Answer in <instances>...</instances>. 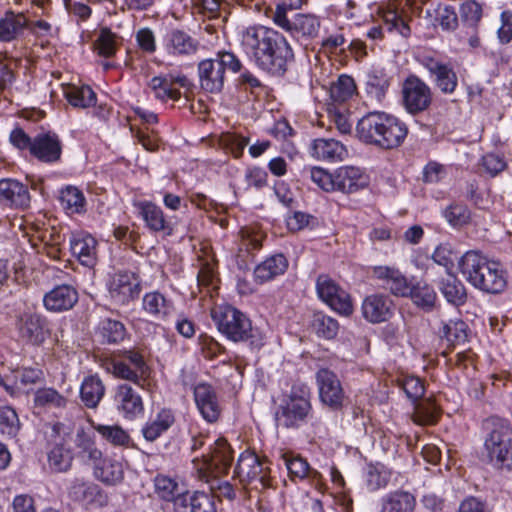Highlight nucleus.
I'll use <instances>...</instances> for the list:
<instances>
[{"label": "nucleus", "instance_id": "obj_1", "mask_svg": "<svg viewBox=\"0 0 512 512\" xmlns=\"http://www.w3.org/2000/svg\"><path fill=\"white\" fill-rule=\"evenodd\" d=\"M241 45L255 65L271 76L283 77L295 61L287 38L266 26H250L242 34Z\"/></svg>", "mask_w": 512, "mask_h": 512}, {"label": "nucleus", "instance_id": "obj_2", "mask_svg": "<svg viewBox=\"0 0 512 512\" xmlns=\"http://www.w3.org/2000/svg\"><path fill=\"white\" fill-rule=\"evenodd\" d=\"M463 278L475 289L489 295L502 294L508 286V271L497 259L480 250H468L458 260Z\"/></svg>", "mask_w": 512, "mask_h": 512}, {"label": "nucleus", "instance_id": "obj_3", "mask_svg": "<svg viewBox=\"0 0 512 512\" xmlns=\"http://www.w3.org/2000/svg\"><path fill=\"white\" fill-rule=\"evenodd\" d=\"M408 133V126L403 120L384 111L368 112L356 125V134L361 142L382 150L397 149Z\"/></svg>", "mask_w": 512, "mask_h": 512}, {"label": "nucleus", "instance_id": "obj_4", "mask_svg": "<svg viewBox=\"0 0 512 512\" xmlns=\"http://www.w3.org/2000/svg\"><path fill=\"white\" fill-rule=\"evenodd\" d=\"M211 318L218 332L228 341L244 343L252 351H259L266 344L263 330L253 326L246 313L230 304L214 307Z\"/></svg>", "mask_w": 512, "mask_h": 512}, {"label": "nucleus", "instance_id": "obj_5", "mask_svg": "<svg viewBox=\"0 0 512 512\" xmlns=\"http://www.w3.org/2000/svg\"><path fill=\"white\" fill-rule=\"evenodd\" d=\"M277 428L299 430L314 419L312 392L303 382H294L290 390L283 392L273 409Z\"/></svg>", "mask_w": 512, "mask_h": 512}, {"label": "nucleus", "instance_id": "obj_6", "mask_svg": "<svg viewBox=\"0 0 512 512\" xmlns=\"http://www.w3.org/2000/svg\"><path fill=\"white\" fill-rule=\"evenodd\" d=\"M9 143L40 164L54 166L62 162L63 142L55 131L43 130L30 136L17 124L9 133Z\"/></svg>", "mask_w": 512, "mask_h": 512}, {"label": "nucleus", "instance_id": "obj_7", "mask_svg": "<svg viewBox=\"0 0 512 512\" xmlns=\"http://www.w3.org/2000/svg\"><path fill=\"white\" fill-rule=\"evenodd\" d=\"M483 456L497 471L512 472V424L507 418L490 416L484 422Z\"/></svg>", "mask_w": 512, "mask_h": 512}, {"label": "nucleus", "instance_id": "obj_8", "mask_svg": "<svg viewBox=\"0 0 512 512\" xmlns=\"http://www.w3.org/2000/svg\"><path fill=\"white\" fill-rule=\"evenodd\" d=\"M242 61L230 50H218L214 57L205 58L197 64L199 88L206 94L218 95L224 91L228 74H236Z\"/></svg>", "mask_w": 512, "mask_h": 512}, {"label": "nucleus", "instance_id": "obj_9", "mask_svg": "<svg viewBox=\"0 0 512 512\" xmlns=\"http://www.w3.org/2000/svg\"><path fill=\"white\" fill-rule=\"evenodd\" d=\"M274 23L287 31L291 37L305 48L316 44L321 32V20L313 14L294 13L288 17L285 8L277 5L273 15Z\"/></svg>", "mask_w": 512, "mask_h": 512}, {"label": "nucleus", "instance_id": "obj_10", "mask_svg": "<svg viewBox=\"0 0 512 512\" xmlns=\"http://www.w3.org/2000/svg\"><path fill=\"white\" fill-rule=\"evenodd\" d=\"M423 67L434 88L443 95H453L459 85V78L450 61L442 59L435 51H422L415 57Z\"/></svg>", "mask_w": 512, "mask_h": 512}, {"label": "nucleus", "instance_id": "obj_11", "mask_svg": "<svg viewBox=\"0 0 512 512\" xmlns=\"http://www.w3.org/2000/svg\"><path fill=\"white\" fill-rule=\"evenodd\" d=\"M45 453L51 473H66L72 468L74 452L64 423L58 421L52 424L45 443Z\"/></svg>", "mask_w": 512, "mask_h": 512}, {"label": "nucleus", "instance_id": "obj_12", "mask_svg": "<svg viewBox=\"0 0 512 512\" xmlns=\"http://www.w3.org/2000/svg\"><path fill=\"white\" fill-rule=\"evenodd\" d=\"M19 341L25 345L42 346L51 336L52 328L46 315L36 309H26L15 318Z\"/></svg>", "mask_w": 512, "mask_h": 512}, {"label": "nucleus", "instance_id": "obj_13", "mask_svg": "<svg viewBox=\"0 0 512 512\" xmlns=\"http://www.w3.org/2000/svg\"><path fill=\"white\" fill-rule=\"evenodd\" d=\"M123 360L111 359L107 363V371L115 378L129 381L144 388L143 381L150 374V367L144 355L136 348L123 349L119 351Z\"/></svg>", "mask_w": 512, "mask_h": 512}, {"label": "nucleus", "instance_id": "obj_14", "mask_svg": "<svg viewBox=\"0 0 512 512\" xmlns=\"http://www.w3.org/2000/svg\"><path fill=\"white\" fill-rule=\"evenodd\" d=\"M67 498L84 511L99 510L109 503L108 493L97 483L83 476L72 478L66 487Z\"/></svg>", "mask_w": 512, "mask_h": 512}, {"label": "nucleus", "instance_id": "obj_15", "mask_svg": "<svg viewBox=\"0 0 512 512\" xmlns=\"http://www.w3.org/2000/svg\"><path fill=\"white\" fill-rule=\"evenodd\" d=\"M400 103L407 114L417 117L431 107L432 88L418 75L411 73L402 82Z\"/></svg>", "mask_w": 512, "mask_h": 512}, {"label": "nucleus", "instance_id": "obj_16", "mask_svg": "<svg viewBox=\"0 0 512 512\" xmlns=\"http://www.w3.org/2000/svg\"><path fill=\"white\" fill-rule=\"evenodd\" d=\"M234 460V450L228 441L217 438L210 444L205 453L192 459L194 467L200 473H217L227 475Z\"/></svg>", "mask_w": 512, "mask_h": 512}, {"label": "nucleus", "instance_id": "obj_17", "mask_svg": "<svg viewBox=\"0 0 512 512\" xmlns=\"http://www.w3.org/2000/svg\"><path fill=\"white\" fill-rule=\"evenodd\" d=\"M270 463L267 457H260L249 449L240 453L233 471V479L247 487L253 481L259 480L263 487L270 486Z\"/></svg>", "mask_w": 512, "mask_h": 512}, {"label": "nucleus", "instance_id": "obj_18", "mask_svg": "<svg viewBox=\"0 0 512 512\" xmlns=\"http://www.w3.org/2000/svg\"><path fill=\"white\" fill-rule=\"evenodd\" d=\"M318 298L333 311L343 316L353 313L350 294L327 274H320L316 279Z\"/></svg>", "mask_w": 512, "mask_h": 512}, {"label": "nucleus", "instance_id": "obj_19", "mask_svg": "<svg viewBox=\"0 0 512 512\" xmlns=\"http://www.w3.org/2000/svg\"><path fill=\"white\" fill-rule=\"evenodd\" d=\"M315 380L320 402L332 411L342 410L346 395L337 374L329 368H320Z\"/></svg>", "mask_w": 512, "mask_h": 512}, {"label": "nucleus", "instance_id": "obj_20", "mask_svg": "<svg viewBox=\"0 0 512 512\" xmlns=\"http://www.w3.org/2000/svg\"><path fill=\"white\" fill-rule=\"evenodd\" d=\"M148 86L152 90L155 99L166 103L168 101H178L182 96L179 88L190 89L193 84L185 74L170 71L152 77Z\"/></svg>", "mask_w": 512, "mask_h": 512}, {"label": "nucleus", "instance_id": "obj_21", "mask_svg": "<svg viewBox=\"0 0 512 512\" xmlns=\"http://www.w3.org/2000/svg\"><path fill=\"white\" fill-rule=\"evenodd\" d=\"M108 292L114 303L128 305L137 299L141 292V283L136 273L117 270L109 279Z\"/></svg>", "mask_w": 512, "mask_h": 512}, {"label": "nucleus", "instance_id": "obj_22", "mask_svg": "<svg viewBox=\"0 0 512 512\" xmlns=\"http://www.w3.org/2000/svg\"><path fill=\"white\" fill-rule=\"evenodd\" d=\"M113 403L117 413L127 421L142 418L145 414L141 394L129 383H122L114 388Z\"/></svg>", "mask_w": 512, "mask_h": 512}, {"label": "nucleus", "instance_id": "obj_23", "mask_svg": "<svg viewBox=\"0 0 512 512\" xmlns=\"http://www.w3.org/2000/svg\"><path fill=\"white\" fill-rule=\"evenodd\" d=\"M161 44L167 55L172 57H190L197 53L200 42L186 30L173 27L162 36Z\"/></svg>", "mask_w": 512, "mask_h": 512}, {"label": "nucleus", "instance_id": "obj_24", "mask_svg": "<svg viewBox=\"0 0 512 512\" xmlns=\"http://www.w3.org/2000/svg\"><path fill=\"white\" fill-rule=\"evenodd\" d=\"M133 206L136 209L137 216L142 219L149 232L162 233L165 236L173 235V224L156 203L150 200H140L134 202Z\"/></svg>", "mask_w": 512, "mask_h": 512}, {"label": "nucleus", "instance_id": "obj_25", "mask_svg": "<svg viewBox=\"0 0 512 512\" xmlns=\"http://www.w3.org/2000/svg\"><path fill=\"white\" fill-rule=\"evenodd\" d=\"M394 310L393 300L383 293L367 295L361 304L362 317L371 324L389 321L394 315Z\"/></svg>", "mask_w": 512, "mask_h": 512}, {"label": "nucleus", "instance_id": "obj_26", "mask_svg": "<svg viewBox=\"0 0 512 512\" xmlns=\"http://www.w3.org/2000/svg\"><path fill=\"white\" fill-rule=\"evenodd\" d=\"M79 301L77 288L72 284H56L43 295L44 308L53 313H62L75 307Z\"/></svg>", "mask_w": 512, "mask_h": 512}, {"label": "nucleus", "instance_id": "obj_27", "mask_svg": "<svg viewBox=\"0 0 512 512\" xmlns=\"http://www.w3.org/2000/svg\"><path fill=\"white\" fill-rule=\"evenodd\" d=\"M336 191L353 194L369 186V175L360 167L345 165L334 170Z\"/></svg>", "mask_w": 512, "mask_h": 512}, {"label": "nucleus", "instance_id": "obj_28", "mask_svg": "<svg viewBox=\"0 0 512 512\" xmlns=\"http://www.w3.org/2000/svg\"><path fill=\"white\" fill-rule=\"evenodd\" d=\"M28 186L15 178L0 179V204L5 207L25 210L30 206Z\"/></svg>", "mask_w": 512, "mask_h": 512}, {"label": "nucleus", "instance_id": "obj_29", "mask_svg": "<svg viewBox=\"0 0 512 512\" xmlns=\"http://www.w3.org/2000/svg\"><path fill=\"white\" fill-rule=\"evenodd\" d=\"M194 400L196 407L202 418L207 423H215L221 415V406L218 396L212 385L208 383H199L194 387Z\"/></svg>", "mask_w": 512, "mask_h": 512}, {"label": "nucleus", "instance_id": "obj_30", "mask_svg": "<svg viewBox=\"0 0 512 512\" xmlns=\"http://www.w3.org/2000/svg\"><path fill=\"white\" fill-rule=\"evenodd\" d=\"M69 245L71 254L82 266L92 268L96 265L98 242L90 233L85 231L72 233Z\"/></svg>", "mask_w": 512, "mask_h": 512}, {"label": "nucleus", "instance_id": "obj_31", "mask_svg": "<svg viewBox=\"0 0 512 512\" xmlns=\"http://www.w3.org/2000/svg\"><path fill=\"white\" fill-rule=\"evenodd\" d=\"M289 268V260L283 253H274L258 263L253 270V281L258 285L274 281L284 275Z\"/></svg>", "mask_w": 512, "mask_h": 512}, {"label": "nucleus", "instance_id": "obj_32", "mask_svg": "<svg viewBox=\"0 0 512 512\" xmlns=\"http://www.w3.org/2000/svg\"><path fill=\"white\" fill-rule=\"evenodd\" d=\"M97 341L101 345L116 346L130 338L126 325L112 317H102L94 328Z\"/></svg>", "mask_w": 512, "mask_h": 512}, {"label": "nucleus", "instance_id": "obj_33", "mask_svg": "<svg viewBox=\"0 0 512 512\" xmlns=\"http://www.w3.org/2000/svg\"><path fill=\"white\" fill-rule=\"evenodd\" d=\"M174 512H217L214 496L204 491L178 493Z\"/></svg>", "mask_w": 512, "mask_h": 512}, {"label": "nucleus", "instance_id": "obj_34", "mask_svg": "<svg viewBox=\"0 0 512 512\" xmlns=\"http://www.w3.org/2000/svg\"><path fill=\"white\" fill-rule=\"evenodd\" d=\"M393 474L392 468L379 461L367 462L361 472L363 485L370 493L386 489Z\"/></svg>", "mask_w": 512, "mask_h": 512}, {"label": "nucleus", "instance_id": "obj_35", "mask_svg": "<svg viewBox=\"0 0 512 512\" xmlns=\"http://www.w3.org/2000/svg\"><path fill=\"white\" fill-rule=\"evenodd\" d=\"M141 309L156 320L167 321L175 311V304L171 298L154 290L144 294Z\"/></svg>", "mask_w": 512, "mask_h": 512}, {"label": "nucleus", "instance_id": "obj_36", "mask_svg": "<svg viewBox=\"0 0 512 512\" xmlns=\"http://www.w3.org/2000/svg\"><path fill=\"white\" fill-rule=\"evenodd\" d=\"M437 287L446 302L454 307L463 306L468 299L467 288L454 273L439 278Z\"/></svg>", "mask_w": 512, "mask_h": 512}, {"label": "nucleus", "instance_id": "obj_37", "mask_svg": "<svg viewBox=\"0 0 512 512\" xmlns=\"http://www.w3.org/2000/svg\"><path fill=\"white\" fill-rule=\"evenodd\" d=\"M284 465L288 471V476L291 481L297 483L305 479L311 481H318L321 478V473L313 469L306 458L299 454L284 453L282 455Z\"/></svg>", "mask_w": 512, "mask_h": 512}, {"label": "nucleus", "instance_id": "obj_38", "mask_svg": "<svg viewBox=\"0 0 512 512\" xmlns=\"http://www.w3.org/2000/svg\"><path fill=\"white\" fill-rule=\"evenodd\" d=\"M93 475L107 486H116L124 480L123 465L112 457L102 456L93 464Z\"/></svg>", "mask_w": 512, "mask_h": 512}, {"label": "nucleus", "instance_id": "obj_39", "mask_svg": "<svg viewBox=\"0 0 512 512\" xmlns=\"http://www.w3.org/2000/svg\"><path fill=\"white\" fill-rule=\"evenodd\" d=\"M311 155L317 160L336 162L341 161L347 155L346 147L335 139L317 138L310 146Z\"/></svg>", "mask_w": 512, "mask_h": 512}, {"label": "nucleus", "instance_id": "obj_40", "mask_svg": "<svg viewBox=\"0 0 512 512\" xmlns=\"http://www.w3.org/2000/svg\"><path fill=\"white\" fill-rule=\"evenodd\" d=\"M175 423V415L170 408H161L154 419L147 421L141 428L144 439L154 442L166 433Z\"/></svg>", "mask_w": 512, "mask_h": 512}, {"label": "nucleus", "instance_id": "obj_41", "mask_svg": "<svg viewBox=\"0 0 512 512\" xmlns=\"http://www.w3.org/2000/svg\"><path fill=\"white\" fill-rule=\"evenodd\" d=\"M380 504V512H414L416 498L409 491L397 489L383 495Z\"/></svg>", "mask_w": 512, "mask_h": 512}, {"label": "nucleus", "instance_id": "obj_42", "mask_svg": "<svg viewBox=\"0 0 512 512\" xmlns=\"http://www.w3.org/2000/svg\"><path fill=\"white\" fill-rule=\"evenodd\" d=\"M28 28V19L23 13L7 10L0 18V42H12Z\"/></svg>", "mask_w": 512, "mask_h": 512}, {"label": "nucleus", "instance_id": "obj_43", "mask_svg": "<svg viewBox=\"0 0 512 512\" xmlns=\"http://www.w3.org/2000/svg\"><path fill=\"white\" fill-rule=\"evenodd\" d=\"M391 76L384 68L373 67L366 74L365 91L371 98L381 102L391 85Z\"/></svg>", "mask_w": 512, "mask_h": 512}, {"label": "nucleus", "instance_id": "obj_44", "mask_svg": "<svg viewBox=\"0 0 512 512\" xmlns=\"http://www.w3.org/2000/svg\"><path fill=\"white\" fill-rule=\"evenodd\" d=\"M58 200L67 214H84L87 201L83 191L74 185H66L59 190Z\"/></svg>", "mask_w": 512, "mask_h": 512}, {"label": "nucleus", "instance_id": "obj_45", "mask_svg": "<svg viewBox=\"0 0 512 512\" xmlns=\"http://www.w3.org/2000/svg\"><path fill=\"white\" fill-rule=\"evenodd\" d=\"M102 440L116 448L134 449L136 445L126 431L120 425L97 424L93 426Z\"/></svg>", "mask_w": 512, "mask_h": 512}, {"label": "nucleus", "instance_id": "obj_46", "mask_svg": "<svg viewBox=\"0 0 512 512\" xmlns=\"http://www.w3.org/2000/svg\"><path fill=\"white\" fill-rule=\"evenodd\" d=\"M75 446L77 456L86 464H94L102 457V451L97 447L94 434L87 432L83 427L77 429Z\"/></svg>", "mask_w": 512, "mask_h": 512}, {"label": "nucleus", "instance_id": "obj_47", "mask_svg": "<svg viewBox=\"0 0 512 512\" xmlns=\"http://www.w3.org/2000/svg\"><path fill=\"white\" fill-rule=\"evenodd\" d=\"M408 297L424 312H431L436 307L437 293L433 286L425 281H414Z\"/></svg>", "mask_w": 512, "mask_h": 512}, {"label": "nucleus", "instance_id": "obj_48", "mask_svg": "<svg viewBox=\"0 0 512 512\" xmlns=\"http://www.w3.org/2000/svg\"><path fill=\"white\" fill-rule=\"evenodd\" d=\"M105 394V387L100 377L86 376L80 386V398L87 408H96Z\"/></svg>", "mask_w": 512, "mask_h": 512}, {"label": "nucleus", "instance_id": "obj_49", "mask_svg": "<svg viewBox=\"0 0 512 512\" xmlns=\"http://www.w3.org/2000/svg\"><path fill=\"white\" fill-rule=\"evenodd\" d=\"M442 217L454 229H461L471 222L472 213L469 207L459 201L450 202L441 211Z\"/></svg>", "mask_w": 512, "mask_h": 512}, {"label": "nucleus", "instance_id": "obj_50", "mask_svg": "<svg viewBox=\"0 0 512 512\" xmlns=\"http://www.w3.org/2000/svg\"><path fill=\"white\" fill-rule=\"evenodd\" d=\"M64 96L71 106L79 109L92 107L97 102V95L89 85H70L64 91Z\"/></svg>", "mask_w": 512, "mask_h": 512}, {"label": "nucleus", "instance_id": "obj_51", "mask_svg": "<svg viewBox=\"0 0 512 512\" xmlns=\"http://www.w3.org/2000/svg\"><path fill=\"white\" fill-rule=\"evenodd\" d=\"M468 325L461 319H450L449 321L441 322L438 334L441 339H445L452 345L461 344L468 339Z\"/></svg>", "mask_w": 512, "mask_h": 512}, {"label": "nucleus", "instance_id": "obj_52", "mask_svg": "<svg viewBox=\"0 0 512 512\" xmlns=\"http://www.w3.org/2000/svg\"><path fill=\"white\" fill-rule=\"evenodd\" d=\"M21 426L18 413L12 406H0V434L2 437L15 439L21 430Z\"/></svg>", "mask_w": 512, "mask_h": 512}, {"label": "nucleus", "instance_id": "obj_53", "mask_svg": "<svg viewBox=\"0 0 512 512\" xmlns=\"http://www.w3.org/2000/svg\"><path fill=\"white\" fill-rule=\"evenodd\" d=\"M396 385L403 390L406 397L416 404L426 392L424 380L415 375H402L396 379Z\"/></svg>", "mask_w": 512, "mask_h": 512}, {"label": "nucleus", "instance_id": "obj_54", "mask_svg": "<svg viewBox=\"0 0 512 512\" xmlns=\"http://www.w3.org/2000/svg\"><path fill=\"white\" fill-rule=\"evenodd\" d=\"M117 35L109 28H102L93 43V50L98 56L112 58L118 50Z\"/></svg>", "mask_w": 512, "mask_h": 512}, {"label": "nucleus", "instance_id": "obj_55", "mask_svg": "<svg viewBox=\"0 0 512 512\" xmlns=\"http://www.w3.org/2000/svg\"><path fill=\"white\" fill-rule=\"evenodd\" d=\"M67 403L66 397L52 387L40 388L34 394V404L36 407L65 408Z\"/></svg>", "mask_w": 512, "mask_h": 512}, {"label": "nucleus", "instance_id": "obj_56", "mask_svg": "<svg viewBox=\"0 0 512 512\" xmlns=\"http://www.w3.org/2000/svg\"><path fill=\"white\" fill-rule=\"evenodd\" d=\"M312 326L318 337L327 340L334 339L339 330L338 321L323 312H317L314 314Z\"/></svg>", "mask_w": 512, "mask_h": 512}, {"label": "nucleus", "instance_id": "obj_57", "mask_svg": "<svg viewBox=\"0 0 512 512\" xmlns=\"http://www.w3.org/2000/svg\"><path fill=\"white\" fill-rule=\"evenodd\" d=\"M356 91V84L354 79L347 74H342L338 77L330 87V97L335 102L343 103L349 100Z\"/></svg>", "mask_w": 512, "mask_h": 512}, {"label": "nucleus", "instance_id": "obj_58", "mask_svg": "<svg viewBox=\"0 0 512 512\" xmlns=\"http://www.w3.org/2000/svg\"><path fill=\"white\" fill-rule=\"evenodd\" d=\"M154 485L158 497L163 501L173 502L175 507V499L178 497V494H176L178 483L169 476L159 474L154 479Z\"/></svg>", "mask_w": 512, "mask_h": 512}, {"label": "nucleus", "instance_id": "obj_59", "mask_svg": "<svg viewBox=\"0 0 512 512\" xmlns=\"http://www.w3.org/2000/svg\"><path fill=\"white\" fill-rule=\"evenodd\" d=\"M198 345L202 356L207 360H214L226 353V348L212 336L201 333L198 336Z\"/></svg>", "mask_w": 512, "mask_h": 512}, {"label": "nucleus", "instance_id": "obj_60", "mask_svg": "<svg viewBox=\"0 0 512 512\" xmlns=\"http://www.w3.org/2000/svg\"><path fill=\"white\" fill-rule=\"evenodd\" d=\"M285 222L290 232H298L307 227L313 228L317 222V218L306 212L294 211L288 213Z\"/></svg>", "mask_w": 512, "mask_h": 512}, {"label": "nucleus", "instance_id": "obj_61", "mask_svg": "<svg viewBox=\"0 0 512 512\" xmlns=\"http://www.w3.org/2000/svg\"><path fill=\"white\" fill-rule=\"evenodd\" d=\"M137 47L143 53L152 55L157 50V41L154 31L150 27H142L135 32Z\"/></svg>", "mask_w": 512, "mask_h": 512}, {"label": "nucleus", "instance_id": "obj_62", "mask_svg": "<svg viewBox=\"0 0 512 512\" xmlns=\"http://www.w3.org/2000/svg\"><path fill=\"white\" fill-rule=\"evenodd\" d=\"M310 179L313 183H315L320 189L325 192H335L336 185L334 184V171L330 173L328 170H325L321 167H312L309 170Z\"/></svg>", "mask_w": 512, "mask_h": 512}, {"label": "nucleus", "instance_id": "obj_63", "mask_svg": "<svg viewBox=\"0 0 512 512\" xmlns=\"http://www.w3.org/2000/svg\"><path fill=\"white\" fill-rule=\"evenodd\" d=\"M239 74L235 79V87L239 90L249 91L254 93L257 89H262L263 84L258 77H256L250 70L242 64L241 70L237 71Z\"/></svg>", "mask_w": 512, "mask_h": 512}, {"label": "nucleus", "instance_id": "obj_64", "mask_svg": "<svg viewBox=\"0 0 512 512\" xmlns=\"http://www.w3.org/2000/svg\"><path fill=\"white\" fill-rule=\"evenodd\" d=\"M384 25L388 32H397L404 38L411 36V28L404 18L396 12H389L384 16Z\"/></svg>", "mask_w": 512, "mask_h": 512}]
</instances>
